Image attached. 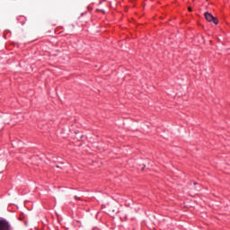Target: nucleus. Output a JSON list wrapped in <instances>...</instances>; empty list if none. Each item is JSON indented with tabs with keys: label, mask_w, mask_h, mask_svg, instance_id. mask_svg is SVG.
Listing matches in <instances>:
<instances>
[{
	"label": "nucleus",
	"mask_w": 230,
	"mask_h": 230,
	"mask_svg": "<svg viewBox=\"0 0 230 230\" xmlns=\"http://www.w3.org/2000/svg\"><path fill=\"white\" fill-rule=\"evenodd\" d=\"M189 12H191V7H189Z\"/></svg>",
	"instance_id": "nucleus-3"
},
{
	"label": "nucleus",
	"mask_w": 230,
	"mask_h": 230,
	"mask_svg": "<svg viewBox=\"0 0 230 230\" xmlns=\"http://www.w3.org/2000/svg\"><path fill=\"white\" fill-rule=\"evenodd\" d=\"M205 19H207V21L208 22H213L214 24H218V19L215 18V16H213V14H211L209 13H205Z\"/></svg>",
	"instance_id": "nucleus-2"
},
{
	"label": "nucleus",
	"mask_w": 230,
	"mask_h": 230,
	"mask_svg": "<svg viewBox=\"0 0 230 230\" xmlns=\"http://www.w3.org/2000/svg\"><path fill=\"white\" fill-rule=\"evenodd\" d=\"M0 230H13L8 220L0 218Z\"/></svg>",
	"instance_id": "nucleus-1"
}]
</instances>
